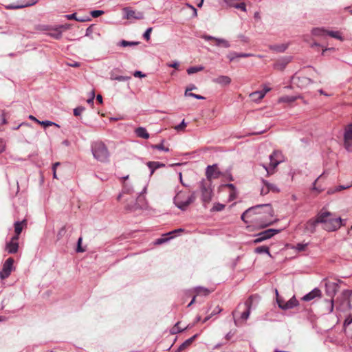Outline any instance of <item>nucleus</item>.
<instances>
[{
    "instance_id": "obj_1",
    "label": "nucleus",
    "mask_w": 352,
    "mask_h": 352,
    "mask_svg": "<svg viewBox=\"0 0 352 352\" xmlns=\"http://www.w3.org/2000/svg\"><path fill=\"white\" fill-rule=\"evenodd\" d=\"M319 220L324 230L328 232H332L338 230L342 226V219L340 217H336L335 215L328 211L321 210L318 212Z\"/></svg>"
},
{
    "instance_id": "obj_2",
    "label": "nucleus",
    "mask_w": 352,
    "mask_h": 352,
    "mask_svg": "<svg viewBox=\"0 0 352 352\" xmlns=\"http://www.w3.org/2000/svg\"><path fill=\"white\" fill-rule=\"evenodd\" d=\"M91 148L94 157L98 161L106 162L109 160V152L104 142H94L91 144Z\"/></svg>"
},
{
    "instance_id": "obj_3",
    "label": "nucleus",
    "mask_w": 352,
    "mask_h": 352,
    "mask_svg": "<svg viewBox=\"0 0 352 352\" xmlns=\"http://www.w3.org/2000/svg\"><path fill=\"white\" fill-rule=\"evenodd\" d=\"M195 200V192L186 197L185 193L178 192L174 197V204L181 210H186L188 206Z\"/></svg>"
},
{
    "instance_id": "obj_4",
    "label": "nucleus",
    "mask_w": 352,
    "mask_h": 352,
    "mask_svg": "<svg viewBox=\"0 0 352 352\" xmlns=\"http://www.w3.org/2000/svg\"><path fill=\"white\" fill-rule=\"evenodd\" d=\"M211 182H206L202 179L199 183V188L201 192V200L205 207L206 204L210 203L212 199V190L211 188Z\"/></svg>"
},
{
    "instance_id": "obj_5",
    "label": "nucleus",
    "mask_w": 352,
    "mask_h": 352,
    "mask_svg": "<svg viewBox=\"0 0 352 352\" xmlns=\"http://www.w3.org/2000/svg\"><path fill=\"white\" fill-rule=\"evenodd\" d=\"M262 208H264L265 209V212L268 214V215L272 216L273 212V209L272 208L271 204H259L256 205L252 207L249 208L247 209L241 216V219L244 222H247L245 220L246 217H250L252 215V212H257L256 210L258 209H261Z\"/></svg>"
},
{
    "instance_id": "obj_6",
    "label": "nucleus",
    "mask_w": 352,
    "mask_h": 352,
    "mask_svg": "<svg viewBox=\"0 0 352 352\" xmlns=\"http://www.w3.org/2000/svg\"><path fill=\"white\" fill-rule=\"evenodd\" d=\"M253 296H251L245 301V302L243 305L239 304L237 307V310L234 311L232 313V315L234 316V314L238 311V310L243 307L244 309V311L241 313L240 318L243 320H248L251 312V308L253 303Z\"/></svg>"
},
{
    "instance_id": "obj_7",
    "label": "nucleus",
    "mask_w": 352,
    "mask_h": 352,
    "mask_svg": "<svg viewBox=\"0 0 352 352\" xmlns=\"http://www.w3.org/2000/svg\"><path fill=\"white\" fill-rule=\"evenodd\" d=\"M280 230L277 229H267L263 232H261L254 235L255 239L253 240V243L256 244L261 243L262 241L270 239L276 234L278 233Z\"/></svg>"
},
{
    "instance_id": "obj_8",
    "label": "nucleus",
    "mask_w": 352,
    "mask_h": 352,
    "mask_svg": "<svg viewBox=\"0 0 352 352\" xmlns=\"http://www.w3.org/2000/svg\"><path fill=\"white\" fill-rule=\"evenodd\" d=\"M256 212H252V214H263V213L264 214L263 216H262L261 217H256L254 219L255 221L261 222L259 225L261 228L267 227L273 223V221L267 219L268 217H272L273 216V214L272 216L268 215V214H267L265 212V209L264 208L257 210Z\"/></svg>"
},
{
    "instance_id": "obj_9",
    "label": "nucleus",
    "mask_w": 352,
    "mask_h": 352,
    "mask_svg": "<svg viewBox=\"0 0 352 352\" xmlns=\"http://www.w3.org/2000/svg\"><path fill=\"white\" fill-rule=\"evenodd\" d=\"M14 259L8 258L3 263L1 271L0 272V278L4 280L11 274L13 269Z\"/></svg>"
},
{
    "instance_id": "obj_10",
    "label": "nucleus",
    "mask_w": 352,
    "mask_h": 352,
    "mask_svg": "<svg viewBox=\"0 0 352 352\" xmlns=\"http://www.w3.org/2000/svg\"><path fill=\"white\" fill-rule=\"evenodd\" d=\"M222 175L217 164L209 165L206 168V175L207 179L206 182H211L212 179H217Z\"/></svg>"
},
{
    "instance_id": "obj_11",
    "label": "nucleus",
    "mask_w": 352,
    "mask_h": 352,
    "mask_svg": "<svg viewBox=\"0 0 352 352\" xmlns=\"http://www.w3.org/2000/svg\"><path fill=\"white\" fill-rule=\"evenodd\" d=\"M124 18L128 20L142 19L144 14L142 12H136L130 7H126L122 9Z\"/></svg>"
},
{
    "instance_id": "obj_12",
    "label": "nucleus",
    "mask_w": 352,
    "mask_h": 352,
    "mask_svg": "<svg viewBox=\"0 0 352 352\" xmlns=\"http://www.w3.org/2000/svg\"><path fill=\"white\" fill-rule=\"evenodd\" d=\"M201 38L206 41L213 40L215 41V45L217 47H222L224 48H229L231 45L230 42L224 38H217L212 36L204 34L201 36Z\"/></svg>"
},
{
    "instance_id": "obj_13",
    "label": "nucleus",
    "mask_w": 352,
    "mask_h": 352,
    "mask_svg": "<svg viewBox=\"0 0 352 352\" xmlns=\"http://www.w3.org/2000/svg\"><path fill=\"white\" fill-rule=\"evenodd\" d=\"M324 281L327 296L333 299V296L336 295L339 287L338 283L331 282L327 280H324Z\"/></svg>"
},
{
    "instance_id": "obj_14",
    "label": "nucleus",
    "mask_w": 352,
    "mask_h": 352,
    "mask_svg": "<svg viewBox=\"0 0 352 352\" xmlns=\"http://www.w3.org/2000/svg\"><path fill=\"white\" fill-rule=\"evenodd\" d=\"M292 60V57L291 56H285V57H283L282 58L278 60L274 64V68L277 69V70H280V71H283L285 67L287 65V64Z\"/></svg>"
},
{
    "instance_id": "obj_15",
    "label": "nucleus",
    "mask_w": 352,
    "mask_h": 352,
    "mask_svg": "<svg viewBox=\"0 0 352 352\" xmlns=\"http://www.w3.org/2000/svg\"><path fill=\"white\" fill-rule=\"evenodd\" d=\"M319 220L318 213L314 219H309L305 224V229L310 233H314L316 232V228L318 224L320 223Z\"/></svg>"
},
{
    "instance_id": "obj_16",
    "label": "nucleus",
    "mask_w": 352,
    "mask_h": 352,
    "mask_svg": "<svg viewBox=\"0 0 352 352\" xmlns=\"http://www.w3.org/2000/svg\"><path fill=\"white\" fill-rule=\"evenodd\" d=\"M270 90V88H267L265 90L254 91L250 94V97L253 101L258 102L264 98L266 93Z\"/></svg>"
},
{
    "instance_id": "obj_17",
    "label": "nucleus",
    "mask_w": 352,
    "mask_h": 352,
    "mask_svg": "<svg viewBox=\"0 0 352 352\" xmlns=\"http://www.w3.org/2000/svg\"><path fill=\"white\" fill-rule=\"evenodd\" d=\"M231 78L228 76L221 75L217 78H213L212 82L220 85L221 86L225 87L229 85L231 83Z\"/></svg>"
},
{
    "instance_id": "obj_18",
    "label": "nucleus",
    "mask_w": 352,
    "mask_h": 352,
    "mask_svg": "<svg viewBox=\"0 0 352 352\" xmlns=\"http://www.w3.org/2000/svg\"><path fill=\"white\" fill-rule=\"evenodd\" d=\"M321 295V291L318 288H314L313 290H311L308 294H305L302 298V300L304 301H310L313 299H314L316 297H320Z\"/></svg>"
},
{
    "instance_id": "obj_19",
    "label": "nucleus",
    "mask_w": 352,
    "mask_h": 352,
    "mask_svg": "<svg viewBox=\"0 0 352 352\" xmlns=\"http://www.w3.org/2000/svg\"><path fill=\"white\" fill-rule=\"evenodd\" d=\"M299 305L298 300L296 298L295 296H292L288 301H287L283 306H280L283 310H287L293 309Z\"/></svg>"
},
{
    "instance_id": "obj_20",
    "label": "nucleus",
    "mask_w": 352,
    "mask_h": 352,
    "mask_svg": "<svg viewBox=\"0 0 352 352\" xmlns=\"http://www.w3.org/2000/svg\"><path fill=\"white\" fill-rule=\"evenodd\" d=\"M290 43H283V44H276V45H270L269 48L270 50L277 52L282 53L284 52L289 46Z\"/></svg>"
},
{
    "instance_id": "obj_21",
    "label": "nucleus",
    "mask_w": 352,
    "mask_h": 352,
    "mask_svg": "<svg viewBox=\"0 0 352 352\" xmlns=\"http://www.w3.org/2000/svg\"><path fill=\"white\" fill-rule=\"evenodd\" d=\"M253 55L250 53H237L235 52H231L227 55V58L230 62L233 61L236 58H248L252 56Z\"/></svg>"
},
{
    "instance_id": "obj_22",
    "label": "nucleus",
    "mask_w": 352,
    "mask_h": 352,
    "mask_svg": "<svg viewBox=\"0 0 352 352\" xmlns=\"http://www.w3.org/2000/svg\"><path fill=\"white\" fill-rule=\"evenodd\" d=\"M19 249V243L16 241H9L6 243L5 250L9 254H15Z\"/></svg>"
},
{
    "instance_id": "obj_23",
    "label": "nucleus",
    "mask_w": 352,
    "mask_h": 352,
    "mask_svg": "<svg viewBox=\"0 0 352 352\" xmlns=\"http://www.w3.org/2000/svg\"><path fill=\"white\" fill-rule=\"evenodd\" d=\"M135 135L139 137L144 139H148L150 135L149 133L147 132L146 129L144 127L140 126L135 129Z\"/></svg>"
},
{
    "instance_id": "obj_24",
    "label": "nucleus",
    "mask_w": 352,
    "mask_h": 352,
    "mask_svg": "<svg viewBox=\"0 0 352 352\" xmlns=\"http://www.w3.org/2000/svg\"><path fill=\"white\" fill-rule=\"evenodd\" d=\"M27 225V221L25 219L19 221H17L14 223V232L17 234H20L23 229L24 227H25Z\"/></svg>"
},
{
    "instance_id": "obj_25",
    "label": "nucleus",
    "mask_w": 352,
    "mask_h": 352,
    "mask_svg": "<svg viewBox=\"0 0 352 352\" xmlns=\"http://www.w3.org/2000/svg\"><path fill=\"white\" fill-rule=\"evenodd\" d=\"M147 166L151 170V175H153L156 169L165 166V164L159 162H148Z\"/></svg>"
},
{
    "instance_id": "obj_26",
    "label": "nucleus",
    "mask_w": 352,
    "mask_h": 352,
    "mask_svg": "<svg viewBox=\"0 0 352 352\" xmlns=\"http://www.w3.org/2000/svg\"><path fill=\"white\" fill-rule=\"evenodd\" d=\"M198 336V334H195L191 338L187 339L184 342H183L177 349V351L176 352H180L186 347H188L194 340Z\"/></svg>"
},
{
    "instance_id": "obj_27",
    "label": "nucleus",
    "mask_w": 352,
    "mask_h": 352,
    "mask_svg": "<svg viewBox=\"0 0 352 352\" xmlns=\"http://www.w3.org/2000/svg\"><path fill=\"white\" fill-rule=\"evenodd\" d=\"M110 79L114 80L117 81H127L129 79H131V76H120V75H116L113 72L110 74Z\"/></svg>"
},
{
    "instance_id": "obj_28",
    "label": "nucleus",
    "mask_w": 352,
    "mask_h": 352,
    "mask_svg": "<svg viewBox=\"0 0 352 352\" xmlns=\"http://www.w3.org/2000/svg\"><path fill=\"white\" fill-rule=\"evenodd\" d=\"M254 252L256 254H264L265 253V254H267L270 257L272 256V255L270 252L269 248L267 246H265V245L258 246V247L256 248L254 250Z\"/></svg>"
},
{
    "instance_id": "obj_29",
    "label": "nucleus",
    "mask_w": 352,
    "mask_h": 352,
    "mask_svg": "<svg viewBox=\"0 0 352 352\" xmlns=\"http://www.w3.org/2000/svg\"><path fill=\"white\" fill-rule=\"evenodd\" d=\"M327 30L324 28H315L311 30V34L316 36H323L324 34H327Z\"/></svg>"
},
{
    "instance_id": "obj_30",
    "label": "nucleus",
    "mask_w": 352,
    "mask_h": 352,
    "mask_svg": "<svg viewBox=\"0 0 352 352\" xmlns=\"http://www.w3.org/2000/svg\"><path fill=\"white\" fill-rule=\"evenodd\" d=\"M296 80V79H294ZM296 84L300 87H304L313 83V80L309 78L303 77L302 79H296Z\"/></svg>"
},
{
    "instance_id": "obj_31",
    "label": "nucleus",
    "mask_w": 352,
    "mask_h": 352,
    "mask_svg": "<svg viewBox=\"0 0 352 352\" xmlns=\"http://www.w3.org/2000/svg\"><path fill=\"white\" fill-rule=\"evenodd\" d=\"M344 139H352V123L348 124L344 129Z\"/></svg>"
},
{
    "instance_id": "obj_32",
    "label": "nucleus",
    "mask_w": 352,
    "mask_h": 352,
    "mask_svg": "<svg viewBox=\"0 0 352 352\" xmlns=\"http://www.w3.org/2000/svg\"><path fill=\"white\" fill-rule=\"evenodd\" d=\"M179 322H177L175 326L170 329V333L171 334H177L178 333H180V332H182L184 331H185L186 329L190 328L189 325H188L185 328H180L179 327Z\"/></svg>"
},
{
    "instance_id": "obj_33",
    "label": "nucleus",
    "mask_w": 352,
    "mask_h": 352,
    "mask_svg": "<svg viewBox=\"0 0 352 352\" xmlns=\"http://www.w3.org/2000/svg\"><path fill=\"white\" fill-rule=\"evenodd\" d=\"M173 236L171 235H166V234L161 238H159L155 240V245H161L168 241L170 239L173 238Z\"/></svg>"
},
{
    "instance_id": "obj_34",
    "label": "nucleus",
    "mask_w": 352,
    "mask_h": 352,
    "mask_svg": "<svg viewBox=\"0 0 352 352\" xmlns=\"http://www.w3.org/2000/svg\"><path fill=\"white\" fill-rule=\"evenodd\" d=\"M138 44H139V42H137V41H125V40H122L121 41L119 42L118 45H119L120 47H131V46L138 45Z\"/></svg>"
},
{
    "instance_id": "obj_35",
    "label": "nucleus",
    "mask_w": 352,
    "mask_h": 352,
    "mask_svg": "<svg viewBox=\"0 0 352 352\" xmlns=\"http://www.w3.org/2000/svg\"><path fill=\"white\" fill-rule=\"evenodd\" d=\"M262 183L269 188L270 191H272L274 192H279V189L274 184H271L263 179H262Z\"/></svg>"
},
{
    "instance_id": "obj_36",
    "label": "nucleus",
    "mask_w": 352,
    "mask_h": 352,
    "mask_svg": "<svg viewBox=\"0 0 352 352\" xmlns=\"http://www.w3.org/2000/svg\"><path fill=\"white\" fill-rule=\"evenodd\" d=\"M164 142V140H162L160 144H152L151 146V147L153 149H157V150H159V151H163L164 152H168L169 151V148H167V147H164V145H163Z\"/></svg>"
},
{
    "instance_id": "obj_37",
    "label": "nucleus",
    "mask_w": 352,
    "mask_h": 352,
    "mask_svg": "<svg viewBox=\"0 0 352 352\" xmlns=\"http://www.w3.org/2000/svg\"><path fill=\"white\" fill-rule=\"evenodd\" d=\"M204 69V67L203 66L190 67L187 69V73L188 74L191 75L200 71H202Z\"/></svg>"
},
{
    "instance_id": "obj_38",
    "label": "nucleus",
    "mask_w": 352,
    "mask_h": 352,
    "mask_svg": "<svg viewBox=\"0 0 352 352\" xmlns=\"http://www.w3.org/2000/svg\"><path fill=\"white\" fill-rule=\"evenodd\" d=\"M221 311L222 309L219 306L216 307L214 309V310L211 312V314L204 319L203 322H206V321L210 320L212 318V316L219 314Z\"/></svg>"
},
{
    "instance_id": "obj_39",
    "label": "nucleus",
    "mask_w": 352,
    "mask_h": 352,
    "mask_svg": "<svg viewBox=\"0 0 352 352\" xmlns=\"http://www.w3.org/2000/svg\"><path fill=\"white\" fill-rule=\"evenodd\" d=\"M195 292L197 294H203L204 296H207L210 293L208 289L200 286L195 288Z\"/></svg>"
},
{
    "instance_id": "obj_40",
    "label": "nucleus",
    "mask_w": 352,
    "mask_h": 352,
    "mask_svg": "<svg viewBox=\"0 0 352 352\" xmlns=\"http://www.w3.org/2000/svg\"><path fill=\"white\" fill-rule=\"evenodd\" d=\"M226 207L225 204L221 203H215L214 204L213 207L211 208V212H220L222 211Z\"/></svg>"
},
{
    "instance_id": "obj_41",
    "label": "nucleus",
    "mask_w": 352,
    "mask_h": 352,
    "mask_svg": "<svg viewBox=\"0 0 352 352\" xmlns=\"http://www.w3.org/2000/svg\"><path fill=\"white\" fill-rule=\"evenodd\" d=\"M327 34L330 36L331 37L337 38L338 40L342 41L343 37L341 36L338 31H328L327 32Z\"/></svg>"
},
{
    "instance_id": "obj_42",
    "label": "nucleus",
    "mask_w": 352,
    "mask_h": 352,
    "mask_svg": "<svg viewBox=\"0 0 352 352\" xmlns=\"http://www.w3.org/2000/svg\"><path fill=\"white\" fill-rule=\"evenodd\" d=\"M38 124L43 126L45 128L50 126H56V127H60V126L58 124H56L52 121H50V120H43V121L39 120Z\"/></svg>"
},
{
    "instance_id": "obj_43",
    "label": "nucleus",
    "mask_w": 352,
    "mask_h": 352,
    "mask_svg": "<svg viewBox=\"0 0 352 352\" xmlns=\"http://www.w3.org/2000/svg\"><path fill=\"white\" fill-rule=\"evenodd\" d=\"M50 35L56 39H60L62 37V31L58 28H56Z\"/></svg>"
},
{
    "instance_id": "obj_44",
    "label": "nucleus",
    "mask_w": 352,
    "mask_h": 352,
    "mask_svg": "<svg viewBox=\"0 0 352 352\" xmlns=\"http://www.w3.org/2000/svg\"><path fill=\"white\" fill-rule=\"evenodd\" d=\"M344 145L346 151H352V138L350 140L344 139Z\"/></svg>"
},
{
    "instance_id": "obj_45",
    "label": "nucleus",
    "mask_w": 352,
    "mask_h": 352,
    "mask_svg": "<svg viewBox=\"0 0 352 352\" xmlns=\"http://www.w3.org/2000/svg\"><path fill=\"white\" fill-rule=\"evenodd\" d=\"M230 7H234L236 9H239L243 12L246 11V5L244 2L240 3H232V6H229Z\"/></svg>"
},
{
    "instance_id": "obj_46",
    "label": "nucleus",
    "mask_w": 352,
    "mask_h": 352,
    "mask_svg": "<svg viewBox=\"0 0 352 352\" xmlns=\"http://www.w3.org/2000/svg\"><path fill=\"white\" fill-rule=\"evenodd\" d=\"M276 154V152H274L272 154H271L270 155V166H272L273 168H275L280 162V160H274V156Z\"/></svg>"
},
{
    "instance_id": "obj_47",
    "label": "nucleus",
    "mask_w": 352,
    "mask_h": 352,
    "mask_svg": "<svg viewBox=\"0 0 352 352\" xmlns=\"http://www.w3.org/2000/svg\"><path fill=\"white\" fill-rule=\"evenodd\" d=\"M238 195L237 189L231 190L229 193L228 201H232L236 199Z\"/></svg>"
},
{
    "instance_id": "obj_48",
    "label": "nucleus",
    "mask_w": 352,
    "mask_h": 352,
    "mask_svg": "<svg viewBox=\"0 0 352 352\" xmlns=\"http://www.w3.org/2000/svg\"><path fill=\"white\" fill-rule=\"evenodd\" d=\"M85 108L82 106L77 107L74 109V115L75 116H80L81 113L85 111Z\"/></svg>"
},
{
    "instance_id": "obj_49",
    "label": "nucleus",
    "mask_w": 352,
    "mask_h": 352,
    "mask_svg": "<svg viewBox=\"0 0 352 352\" xmlns=\"http://www.w3.org/2000/svg\"><path fill=\"white\" fill-rule=\"evenodd\" d=\"M327 311L329 313H331L333 311V299L331 298L330 300H327Z\"/></svg>"
},
{
    "instance_id": "obj_50",
    "label": "nucleus",
    "mask_w": 352,
    "mask_h": 352,
    "mask_svg": "<svg viewBox=\"0 0 352 352\" xmlns=\"http://www.w3.org/2000/svg\"><path fill=\"white\" fill-rule=\"evenodd\" d=\"M104 13V12L103 10H96L91 11L90 14L92 17L96 18V17L101 16Z\"/></svg>"
},
{
    "instance_id": "obj_51",
    "label": "nucleus",
    "mask_w": 352,
    "mask_h": 352,
    "mask_svg": "<svg viewBox=\"0 0 352 352\" xmlns=\"http://www.w3.org/2000/svg\"><path fill=\"white\" fill-rule=\"evenodd\" d=\"M307 243H297L296 245L295 246V249L298 251V252H302L305 250V248H307Z\"/></svg>"
},
{
    "instance_id": "obj_52",
    "label": "nucleus",
    "mask_w": 352,
    "mask_h": 352,
    "mask_svg": "<svg viewBox=\"0 0 352 352\" xmlns=\"http://www.w3.org/2000/svg\"><path fill=\"white\" fill-rule=\"evenodd\" d=\"M187 124L185 122V120H182L181 123L177 126H175V129L177 131H182L184 129V128L186 126Z\"/></svg>"
},
{
    "instance_id": "obj_53",
    "label": "nucleus",
    "mask_w": 352,
    "mask_h": 352,
    "mask_svg": "<svg viewBox=\"0 0 352 352\" xmlns=\"http://www.w3.org/2000/svg\"><path fill=\"white\" fill-rule=\"evenodd\" d=\"M153 30V28H148L146 30V31L144 32V34H143V37L144 39H146V41H148L151 38V33Z\"/></svg>"
},
{
    "instance_id": "obj_54",
    "label": "nucleus",
    "mask_w": 352,
    "mask_h": 352,
    "mask_svg": "<svg viewBox=\"0 0 352 352\" xmlns=\"http://www.w3.org/2000/svg\"><path fill=\"white\" fill-rule=\"evenodd\" d=\"M82 240V237H80L78 239L77 248H76V250L77 252H84L85 251V250L84 248H82V246H81Z\"/></svg>"
},
{
    "instance_id": "obj_55",
    "label": "nucleus",
    "mask_w": 352,
    "mask_h": 352,
    "mask_svg": "<svg viewBox=\"0 0 352 352\" xmlns=\"http://www.w3.org/2000/svg\"><path fill=\"white\" fill-rule=\"evenodd\" d=\"M93 31H94V25H91L86 29L85 36H88V37L91 36Z\"/></svg>"
},
{
    "instance_id": "obj_56",
    "label": "nucleus",
    "mask_w": 352,
    "mask_h": 352,
    "mask_svg": "<svg viewBox=\"0 0 352 352\" xmlns=\"http://www.w3.org/2000/svg\"><path fill=\"white\" fill-rule=\"evenodd\" d=\"M347 187H345L344 186H342V185H340L337 187H336V188L334 190H329L328 191V193L331 194V193H333L335 192H337V191H340L342 190H344L345 188H346Z\"/></svg>"
},
{
    "instance_id": "obj_57",
    "label": "nucleus",
    "mask_w": 352,
    "mask_h": 352,
    "mask_svg": "<svg viewBox=\"0 0 352 352\" xmlns=\"http://www.w3.org/2000/svg\"><path fill=\"white\" fill-rule=\"evenodd\" d=\"M37 2L38 0H28L25 4H23V6H25V8L29 7L35 5Z\"/></svg>"
},
{
    "instance_id": "obj_58",
    "label": "nucleus",
    "mask_w": 352,
    "mask_h": 352,
    "mask_svg": "<svg viewBox=\"0 0 352 352\" xmlns=\"http://www.w3.org/2000/svg\"><path fill=\"white\" fill-rule=\"evenodd\" d=\"M122 192L124 193L131 194L132 192V188L131 186H128L126 184H124Z\"/></svg>"
},
{
    "instance_id": "obj_59",
    "label": "nucleus",
    "mask_w": 352,
    "mask_h": 352,
    "mask_svg": "<svg viewBox=\"0 0 352 352\" xmlns=\"http://www.w3.org/2000/svg\"><path fill=\"white\" fill-rule=\"evenodd\" d=\"M167 66L169 67H173V68H175L176 69H178L179 66V63L178 61H174V62H173L171 63H168Z\"/></svg>"
},
{
    "instance_id": "obj_60",
    "label": "nucleus",
    "mask_w": 352,
    "mask_h": 352,
    "mask_svg": "<svg viewBox=\"0 0 352 352\" xmlns=\"http://www.w3.org/2000/svg\"><path fill=\"white\" fill-rule=\"evenodd\" d=\"M188 96H190V97H192V98L198 99V100H203V99H204V96H202L201 95H198V94H194V93H191V92L189 93Z\"/></svg>"
},
{
    "instance_id": "obj_61",
    "label": "nucleus",
    "mask_w": 352,
    "mask_h": 352,
    "mask_svg": "<svg viewBox=\"0 0 352 352\" xmlns=\"http://www.w3.org/2000/svg\"><path fill=\"white\" fill-rule=\"evenodd\" d=\"M91 19L89 16H83V17H77V19H76V21H79V22H85V21H90Z\"/></svg>"
},
{
    "instance_id": "obj_62",
    "label": "nucleus",
    "mask_w": 352,
    "mask_h": 352,
    "mask_svg": "<svg viewBox=\"0 0 352 352\" xmlns=\"http://www.w3.org/2000/svg\"><path fill=\"white\" fill-rule=\"evenodd\" d=\"M270 192L269 188L263 184L261 190V195H265Z\"/></svg>"
},
{
    "instance_id": "obj_63",
    "label": "nucleus",
    "mask_w": 352,
    "mask_h": 352,
    "mask_svg": "<svg viewBox=\"0 0 352 352\" xmlns=\"http://www.w3.org/2000/svg\"><path fill=\"white\" fill-rule=\"evenodd\" d=\"M133 76L136 78H143L146 76V75L143 74L141 71H135L133 73Z\"/></svg>"
},
{
    "instance_id": "obj_64",
    "label": "nucleus",
    "mask_w": 352,
    "mask_h": 352,
    "mask_svg": "<svg viewBox=\"0 0 352 352\" xmlns=\"http://www.w3.org/2000/svg\"><path fill=\"white\" fill-rule=\"evenodd\" d=\"M352 324V316H349L344 321V326H349Z\"/></svg>"
}]
</instances>
